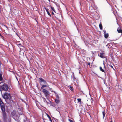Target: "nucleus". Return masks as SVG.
<instances>
[{"mask_svg":"<svg viewBox=\"0 0 122 122\" xmlns=\"http://www.w3.org/2000/svg\"><path fill=\"white\" fill-rule=\"evenodd\" d=\"M0 105L2 111V114L3 118L5 119L6 117V113L5 112V105L3 103L1 99L0 98Z\"/></svg>","mask_w":122,"mask_h":122,"instance_id":"f257e3e1","label":"nucleus"},{"mask_svg":"<svg viewBox=\"0 0 122 122\" xmlns=\"http://www.w3.org/2000/svg\"><path fill=\"white\" fill-rule=\"evenodd\" d=\"M39 80L40 83L43 82V84L41 85V89H44V88L45 87H47L49 88V85L46 81L42 78L40 77L39 78Z\"/></svg>","mask_w":122,"mask_h":122,"instance_id":"f03ea898","label":"nucleus"},{"mask_svg":"<svg viewBox=\"0 0 122 122\" xmlns=\"http://www.w3.org/2000/svg\"><path fill=\"white\" fill-rule=\"evenodd\" d=\"M9 89L8 86L7 84L4 83L0 86V90L1 89L4 91H7Z\"/></svg>","mask_w":122,"mask_h":122,"instance_id":"7ed1b4c3","label":"nucleus"},{"mask_svg":"<svg viewBox=\"0 0 122 122\" xmlns=\"http://www.w3.org/2000/svg\"><path fill=\"white\" fill-rule=\"evenodd\" d=\"M3 97L4 99H5L10 100L11 98V96L10 94L8 93H5L4 94Z\"/></svg>","mask_w":122,"mask_h":122,"instance_id":"20e7f679","label":"nucleus"},{"mask_svg":"<svg viewBox=\"0 0 122 122\" xmlns=\"http://www.w3.org/2000/svg\"><path fill=\"white\" fill-rule=\"evenodd\" d=\"M42 92L44 93V95L46 97L48 96L49 95V92L46 90L45 89H42Z\"/></svg>","mask_w":122,"mask_h":122,"instance_id":"39448f33","label":"nucleus"},{"mask_svg":"<svg viewBox=\"0 0 122 122\" xmlns=\"http://www.w3.org/2000/svg\"><path fill=\"white\" fill-rule=\"evenodd\" d=\"M102 51V52L100 53L99 56L102 58H105V53L104 51Z\"/></svg>","mask_w":122,"mask_h":122,"instance_id":"423d86ee","label":"nucleus"},{"mask_svg":"<svg viewBox=\"0 0 122 122\" xmlns=\"http://www.w3.org/2000/svg\"><path fill=\"white\" fill-rule=\"evenodd\" d=\"M17 45L20 48V50H22V49L21 47H23V46H22V45L20 43L19 44H17Z\"/></svg>","mask_w":122,"mask_h":122,"instance_id":"0eeeda50","label":"nucleus"},{"mask_svg":"<svg viewBox=\"0 0 122 122\" xmlns=\"http://www.w3.org/2000/svg\"><path fill=\"white\" fill-rule=\"evenodd\" d=\"M44 8L46 10V12H47L48 14V15H49L50 17H51V15L50 13L49 12V9L46 8L44 6Z\"/></svg>","mask_w":122,"mask_h":122,"instance_id":"6e6552de","label":"nucleus"},{"mask_svg":"<svg viewBox=\"0 0 122 122\" xmlns=\"http://www.w3.org/2000/svg\"><path fill=\"white\" fill-rule=\"evenodd\" d=\"M117 30L118 32L119 33H121L122 34V30L119 29V28L117 29Z\"/></svg>","mask_w":122,"mask_h":122,"instance_id":"1a4fd4ad","label":"nucleus"},{"mask_svg":"<svg viewBox=\"0 0 122 122\" xmlns=\"http://www.w3.org/2000/svg\"><path fill=\"white\" fill-rule=\"evenodd\" d=\"M108 36L109 34L108 33H105L104 34V37L106 39L108 38Z\"/></svg>","mask_w":122,"mask_h":122,"instance_id":"9d476101","label":"nucleus"},{"mask_svg":"<svg viewBox=\"0 0 122 122\" xmlns=\"http://www.w3.org/2000/svg\"><path fill=\"white\" fill-rule=\"evenodd\" d=\"M99 26L100 29L101 30H102V24L101 22L99 24Z\"/></svg>","mask_w":122,"mask_h":122,"instance_id":"9b49d317","label":"nucleus"},{"mask_svg":"<svg viewBox=\"0 0 122 122\" xmlns=\"http://www.w3.org/2000/svg\"><path fill=\"white\" fill-rule=\"evenodd\" d=\"M55 102L57 104L58 103L60 102V101L59 100V99H55Z\"/></svg>","mask_w":122,"mask_h":122,"instance_id":"f8f14e48","label":"nucleus"},{"mask_svg":"<svg viewBox=\"0 0 122 122\" xmlns=\"http://www.w3.org/2000/svg\"><path fill=\"white\" fill-rule=\"evenodd\" d=\"M69 89L71 91L74 92L73 88L72 86H70Z\"/></svg>","mask_w":122,"mask_h":122,"instance_id":"ddd939ff","label":"nucleus"},{"mask_svg":"<svg viewBox=\"0 0 122 122\" xmlns=\"http://www.w3.org/2000/svg\"><path fill=\"white\" fill-rule=\"evenodd\" d=\"M100 69L101 71L103 72H104L105 73V71L103 69L102 67H101V66H100Z\"/></svg>","mask_w":122,"mask_h":122,"instance_id":"4468645a","label":"nucleus"},{"mask_svg":"<svg viewBox=\"0 0 122 122\" xmlns=\"http://www.w3.org/2000/svg\"><path fill=\"white\" fill-rule=\"evenodd\" d=\"M47 116L48 117V118L49 119V120L51 122H52V119H51V118L50 117V116L48 114H47Z\"/></svg>","mask_w":122,"mask_h":122,"instance_id":"2eb2a0df","label":"nucleus"},{"mask_svg":"<svg viewBox=\"0 0 122 122\" xmlns=\"http://www.w3.org/2000/svg\"><path fill=\"white\" fill-rule=\"evenodd\" d=\"M3 80V78L2 76V74L0 72V81H1Z\"/></svg>","mask_w":122,"mask_h":122,"instance_id":"dca6fc26","label":"nucleus"},{"mask_svg":"<svg viewBox=\"0 0 122 122\" xmlns=\"http://www.w3.org/2000/svg\"><path fill=\"white\" fill-rule=\"evenodd\" d=\"M102 113L103 116V118H104L105 115V112L104 110L102 112Z\"/></svg>","mask_w":122,"mask_h":122,"instance_id":"f3484780","label":"nucleus"},{"mask_svg":"<svg viewBox=\"0 0 122 122\" xmlns=\"http://www.w3.org/2000/svg\"><path fill=\"white\" fill-rule=\"evenodd\" d=\"M73 80L74 81H75L77 80V79L76 78H75L74 76V75L73 76Z\"/></svg>","mask_w":122,"mask_h":122,"instance_id":"a211bd4d","label":"nucleus"},{"mask_svg":"<svg viewBox=\"0 0 122 122\" xmlns=\"http://www.w3.org/2000/svg\"><path fill=\"white\" fill-rule=\"evenodd\" d=\"M51 8L53 11L54 12H55V10L54 7L52 6H51Z\"/></svg>","mask_w":122,"mask_h":122,"instance_id":"6ab92c4d","label":"nucleus"},{"mask_svg":"<svg viewBox=\"0 0 122 122\" xmlns=\"http://www.w3.org/2000/svg\"><path fill=\"white\" fill-rule=\"evenodd\" d=\"M56 98L58 99H59V96L57 94H56Z\"/></svg>","mask_w":122,"mask_h":122,"instance_id":"aec40b11","label":"nucleus"},{"mask_svg":"<svg viewBox=\"0 0 122 122\" xmlns=\"http://www.w3.org/2000/svg\"><path fill=\"white\" fill-rule=\"evenodd\" d=\"M77 100L79 102H81V99H77Z\"/></svg>","mask_w":122,"mask_h":122,"instance_id":"412c9836","label":"nucleus"},{"mask_svg":"<svg viewBox=\"0 0 122 122\" xmlns=\"http://www.w3.org/2000/svg\"><path fill=\"white\" fill-rule=\"evenodd\" d=\"M16 113L14 111L13 112H12V115H15Z\"/></svg>","mask_w":122,"mask_h":122,"instance_id":"4be33fe9","label":"nucleus"},{"mask_svg":"<svg viewBox=\"0 0 122 122\" xmlns=\"http://www.w3.org/2000/svg\"><path fill=\"white\" fill-rule=\"evenodd\" d=\"M68 120L70 122H73V120H71V119H68Z\"/></svg>","mask_w":122,"mask_h":122,"instance_id":"5701e85b","label":"nucleus"},{"mask_svg":"<svg viewBox=\"0 0 122 122\" xmlns=\"http://www.w3.org/2000/svg\"><path fill=\"white\" fill-rule=\"evenodd\" d=\"M8 84L9 85H11V82L10 81L8 83Z\"/></svg>","mask_w":122,"mask_h":122,"instance_id":"b1692460","label":"nucleus"},{"mask_svg":"<svg viewBox=\"0 0 122 122\" xmlns=\"http://www.w3.org/2000/svg\"><path fill=\"white\" fill-rule=\"evenodd\" d=\"M109 66L111 67V68H113V69H114L113 68V66L112 65H109Z\"/></svg>","mask_w":122,"mask_h":122,"instance_id":"393cba45","label":"nucleus"},{"mask_svg":"<svg viewBox=\"0 0 122 122\" xmlns=\"http://www.w3.org/2000/svg\"><path fill=\"white\" fill-rule=\"evenodd\" d=\"M0 36L2 38H3V36L1 35V34L0 33Z\"/></svg>","mask_w":122,"mask_h":122,"instance_id":"a878e982","label":"nucleus"},{"mask_svg":"<svg viewBox=\"0 0 122 122\" xmlns=\"http://www.w3.org/2000/svg\"><path fill=\"white\" fill-rule=\"evenodd\" d=\"M108 46V47H109V46H110V45L109 44H107L106 46Z\"/></svg>","mask_w":122,"mask_h":122,"instance_id":"bb28decb","label":"nucleus"},{"mask_svg":"<svg viewBox=\"0 0 122 122\" xmlns=\"http://www.w3.org/2000/svg\"><path fill=\"white\" fill-rule=\"evenodd\" d=\"M103 65H104V67L105 68V63H103Z\"/></svg>","mask_w":122,"mask_h":122,"instance_id":"cd10ccee","label":"nucleus"},{"mask_svg":"<svg viewBox=\"0 0 122 122\" xmlns=\"http://www.w3.org/2000/svg\"><path fill=\"white\" fill-rule=\"evenodd\" d=\"M87 65H90V62H89V63H87Z\"/></svg>","mask_w":122,"mask_h":122,"instance_id":"c85d7f7f","label":"nucleus"},{"mask_svg":"<svg viewBox=\"0 0 122 122\" xmlns=\"http://www.w3.org/2000/svg\"><path fill=\"white\" fill-rule=\"evenodd\" d=\"M23 114V113L22 112L21 113H20V114H19V115H22Z\"/></svg>","mask_w":122,"mask_h":122,"instance_id":"c756f323","label":"nucleus"},{"mask_svg":"<svg viewBox=\"0 0 122 122\" xmlns=\"http://www.w3.org/2000/svg\"><path fill=\"white\" fill-rule=\"evenodd\" d=\"M52 15H54V13L53 12H52Z\"/></svg>","mask_w":122,"mask_h":122,"instance_id":"7c9ffc66","label":"nucleus"},{"mask_svg":"<svg viewBox=\"0 0 122 122\" xmlns=\"http://www.w3.org/2000/svg\"><path fill=\"white\" fill-rule=\"evenodd\" d=\"M103 32L104 33H106V31L105 30H103Z\"/></svg>","mask_w":122,"mask_h":122,"instance_id":"2f4dec72","label":"nucleus"},{"mask_svg":"<svg viewBox=\"0 0 122 122\" xmlns=\"http://www.w3.org/2000/svg\"><path fill=\"white\" fill-rule=\"evenodd\" d=\"M51 91L52 92H54V91Z\"/></svg>","mask_w":122,"mask_h":122,"instance_id":"473e14b6","label":"nucleus"},{"mask_svg":"<svg viewBox=\"0 0 122 122\" xmlns=\"http://www.w3.org/2000/svg\"><path fill=\"white\" fill-rule=\"evenodd\" d=\"M91 99L92 100L93 98H91Z\"/></svg>","mask_w":122,"mask_h":122,"instance_id":"72a5a7b5","label":"nucleus"},{"mask_svg":"<svg viewBox=\"0 0 122 122\" xmlns=\"http://www.w3.org/2000/svg\"><path fill=\"white\" fill-rule=\"evenodd\" d=\"M110 122H112V120H111Z\"/></svg>","mask_w":122,"mask_h":122,"instance_id":"f704fd0d","label":"nucleus"},{"mask_svg":"<svg viewBox=\"0 0 122 122\" xmlns=\"http://www.w3.org/2000/svg\"><path fill=\"white\" fill-rule=\"evenodd\" d=\"M36 22H37V20H36Z\"/></svg>","mask_w":122,"mask_h":122,"instance_id":"c9c22d12","label":"nucleus"}]
</instances>
